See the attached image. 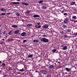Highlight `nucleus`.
Returning <instances> with one entry per match:
<instances>
[{"label":"nucleus","instance_id":"f257e3e1","mask_svg":"<svg viewBox=\"0 0 77 77\" xmlns=\"http://www.w3.org/2000/svg\"><path fill=\"white\" fill-rule=\"evenodd\" d=\"M40 41L47 43L49 41V40L46 38H42L40 39Z\"/></svg>","mask_w":77,"mask_h":77},{"label":"nucleus","instance_id":"f03ea898","mask_svg":"<svg viewBox=\"0 0 77 77\" xmlns=\"http://www.w3.org/2000/svg\"><path fill=\"white\" fill-rule=\"evenodd\" d=\"M52 64H51V65H50V64H49V69H53L54 68V62H52Z\"/></svg>","mask_w":77,"mask_h":77},{"label":"nucleus","instance_id":"7ed1b4c3","mask_svg":"<svg viewBox=\"0 0 77 77\" xmlns=\"http://www.w3.org/2000/svg\"><path fill=\"white\" fill-rule=\"evenodd\" d=\"M41 73L43 74L44 75H45L47 73V71H46L45 70L43 69L41 71Z\"/></svg>","mask_w":77,"mask_h":77},{"label":"nucleus","instance_id":"20e7f679","mask_svg":"<svg viewBox=\"0 0 77 77\" xmlns=\"http://www.w3.org/2000/svg\"><path fill=\"white\" fill-rule=\"evenodd\" d=\"M66 70L67 72H70V71L71 70V68L69 69L68 68H66Z\"/></svg>","mask_w":77,"mask_h":77},{"label":"nucleus","instance_id":"39448f33","mask_svg":"<svg viewBox=\"0 0 77 77\" xmlns=\"http://www.w3.org/2000/svg\"><path fill=\"white\" fill-rule=\"evenodd\" d=\"M42 9L43 10L47 9V5H43L42 7Z\"/></svg>","mask_w":77,"mask_h":77},{"label":"nucleus","instance_id":"423d86ee","mask_svg":"<svg viewBox=\"0 0 77 77\" xmlns=\"http://www.w3.org/2000/svg\"><path fill=\"white\" fill-rule=\"evenodd\" d=\"M68 19L66 18L65 19V20L63 22V23H66L68 22Z\"/></svg>","mask_w":77,"mask_h":77},{"label":"nucleus","instance_id":"0eeeda50","mask_svg":"<svg viewBox=\"0 0 77 77\" xmlns=\"http://www.w3.org/2000/svg\"><path fill=\"white\" fill-rule=\"evenodd\" d=\"M26 35V32H23L21 34V36H24Z\"/></svg>","mask_w":77,"mask_h":77},{"label":"nucleus","instance_id":"6e6552de","mask_svg":"<svg viewBox=\"0 0 77 77\" xmlns=\"http://www.w3.org/2000/svg\"><path fill=\"white\" fill-rule=\"evenodd\" d=\"M48 26L47 25H45L42 26L43 29H46L48 27Z\"/></svg>","mask_w":77,"mask_h":77},{"label":"nucleus","instance_id":"1a4fd4ad","mask_svg":"<svg viewBox=\"0 0 77 77\" xmlns=\"http://www.w3.org/2000/svg\"><path fill=\"white\" fill-rule=\"evenodd\" d=\"M67 48H68V47H67V46H65L63 48V50H66Z\"/></svg>","mask_w":77,"mask_h":77},{"label":"nucleus","instance_id":"9d476101","mask_svg":"<svg viewBox=\"0 0 77 77\" xmlns=\"http://www.w3.org/2000/svg\"><path fill=\"white\" fill-rule=\"evenodd\" d=\"M34 18H36V17H40V16L39 15H38L37 14H35L33 16Z\"/></svg>","mask_w":77,"mask_h":77},{"label":"nucleus","instance_id":"9b49d317","mask_svg":"<svg viewBox=\"0 0 77 77\" xmlns=\"http://www.w3.org/2000/svg\"><path fill=\"white\" fill-rule=\"evenodd\" d=\"M62 27H63V28L64 29L67 28H68V25H63L62 26Z\"/></svg>","mask_w":77,"mask_h":77},{"label":"nucleus","instance_id":"f8f14e48","mask_svg":"<svg viewBox=\"0 0 77 77\" xmlns=\"http://www.w3.org/2000/svg\"><path fill=\"white\" fill-rule=\"evenodd\" d=\"M11 27H12L13 28H17L18 27V26L16 25H12Z\"/></svg>","mask_w":77,"mask_h":77},{"label":"nucleus","instance_id":"ddd939ff","mask_svg":"<svg viewBox=\"0 0 77 77\" xmlns=\"http://www.w3.org/2000/svg\"><path fill=\"white\" fill-rule=\"evenodd\" d=\"M28 57H29V58H32V57H33V54H30V55H28Z\"/></svg>","mask_w":77,"mask_h":77},{"label":"nucleus","instance_id":"4468645a","mask_svg":"<svg viewBox=\"0 0 77 77\" xmlns=\"http://www.w3.org/2000/svg\"><path fill=\"white\" fill-rule=\"evenodd\" d=\"M19 32H20V30H17L14 32V34H18L19 33Z\"/></svg>","mask_w":77,"mask_h":77},{"label":"nucleus","instance_id":"2eb2a0df","mask_svg":"<svg viewBox=\"0 0 77 77\" xmlns=\"http://www.w3.org/2000/svg\"><path fill=\"white\" fill-rule=\"evenodd\" d=\"M22 5H25L26 6L28 5H29V4L26 3L24 2H23V3H21Z\"/></svg>","mask_w":77,"mask_h":77},{"label":"nucleus","instance_id":"dca6fc26","mask_svg":"<svg viewBox=\"0 0 77 77\" xmlns=\"http://www.w3.org/2000/svg\"><path fill=\"white\" fill-rule=\"evenodd\" d=\"M39 42V40L38 39H35L33 40V42Z\"/></svg>","mask_w":77,"mask_h":77},{"label":"nucleus","instance_id":"f3484780","mask_svg":"<svg viewBox=\"0 0 77 77\" xmlns=\"http://www.w3.org/2000/svg\"><path fill=\"white\" fill-rule=\"evenodd\" d=\"M20 3V2H13L12 3V4L13 5H17L18 4H19Z\"/></svg>","mask_w":77,"mask_h":77},{"label":"nucleus","instance_id":"a211bd4d","mask_svg":"<svg viewBox=\"0 0 77 77\" xmlns=\"http://www.w3.org/2000/svg\"><path fill=\"white\" fill-rule=\"evenodd\" d=\"M63 15H66L67 16H69V18H70V17H71V15H68L66 13H64L63 14Z\"/></svg>","mask_w":77,"mask_h":77},{"label":"nucleus","instance_id":"6ab92c4d","mask_svg":"<svg viewBox=\"0 0 77 77\" xmlns=\"http://www.w3.org/2000/svg\"><path fill=\"white\" fill-rule=\"evenodd\" d=\"M16 15L17 16V17H19V16H20V13H19V12L16 13Z\"/></svg>","mask_w":77,"mask_h":77},{"label":"nucleus","instance_id":"aec40b11","mask_svg":"<svg viewBox=\"0 0 77 77\" xmlns=\"http://www.w3.org/2000/svg\"><path fill=\"white\" fill-rule=\"evenodd\" d=\"M18 71H20L21 72H23V71H24V68H23L22 69H20V70H18Z\"/></svg>","mask_w":77,"mask_h":77},{"label":"nucleus","instance_id":"412c9836","mask_svg":"<svg viewBox=\"0 0 77 77\" xmlns=\"http://www.w3.org/2000/svg\"><path fill=\"white\" fill-rule=\"evenodd\" d=\"M8 34L9 35H12V31H10L8 33Z\"/></svg>","mask_w":77,"mask_h":77},{"label":"nucleus","instance_id":"4be33fe9","mask_svg":"<svg viewBox=\"0 0 77 77\" xmlns=\"http://www.w3.org/2000/svg\"><path fill=\"white\" fill-rule=\"evenodd\" d=\"M75 2H72L70 4V5H75Z\"/></svg>","mask_w":77,"mask_h":77},{"label":"nucleus","instance_id":"5701e85b","mask_svg":"<svg viewBox=\"0 0 77 77\" xmlns=\"http://www.w3.org/2000/svg\"><path fill=\"white\" fill-rule=\"evenodd\" d=\"M32 26V24H28L26 26L27 27H30V26Z\"/></svg>","mask_w":77,"mask_h":77},{"label":"nucleus","instance_id":"b1692460","mask_svg":"<svg viewBox=\"0 0 77 77\" xmlns=\"http://www.w3.org/2000/svg\"><path fill=\"white\" fill-rule=\"evenodd\" d=\"M57 51V49H54L52 51V52H53V53H55V51Z\"/></svg>","mask_w":77,"mask_h":77},{"label":"nucleus","instance_id":"393cba45","mask_svg":"<svg viewBox=\"0 0 77 77\" xmlns=\"http://www.w3.org/2000/svg\"><path fill=\"white\" fill-rule=\"evenodd\" d=\"M43 0H41V1H39L38 2V3H43Z\"/></svg>","mask_w":77,"mask_h":77},{"label":"nucleus","instance_id":"a878e982","mask_svg":"<svg viewBox=\"0 0 77 77\" xmlns=\"http://www.w3.org/2000/svg\"><path fill=\"white\" fill-rule=\"evenodd\" d=\"M72 18L73 19H77V17L75 16H72Z\"/></svg>","mask_w":77,"mask_h":77},{"label":"nucleus","instance_id":"bb28decb","mask_svg":"<svg viewBox=\"0 0 77 77\" xmlns=\"http://www.w3.org/2000/svg\"><path fill=\"white\" fill-rule=\"evenodd\" d=\"M27 40H24L23 41V43L25 44V42H27Z\"/></svg>","mask_w":77,"mask_h":77},{"label":"nucleus","instance_id":"cd10ccee","mask_svg":"<svg viewBox=\"0 0 77 77\" xmlns=\"http://www.w3.org/2000/svg\"><path fill=\"white\" fill-rule=\"evenodd\" d=\"M0 10L1 11H3H3H4V10H5V9L3 8H1Z\"/></svg>","mask_w":77,"mask_h":77},{"label":"nucleus","instance_id":"c85d7f7f","mask_svg":"<svg viewBox=\"0 0 77 77\" xmlns=\"http://www.w3.org/2000/svg\"><path fill=\"white\" fill-rule=\"evenodd\" d=\"M67 32H71V29H68L67 30Z\"/></svg>","mask_w":77,"mask_h":77},{"label":"nucleus","instance_id":"c756f323","mask_svg":"<svg viewBox=\"0 0 77 77\" xmlns=\"http://www.w3.org/2000/svg\"><path fill=\"white\" fill-rule=\"evenodd\" d=\"M61 34H63H63H64L65 33L64 32V31H62L61 32Z\"/></svg>","mask_w":77,"mask_h":77},{"label":"nucleus","instance_id":"7c9ffc66","mask_svg":"<svg viewBox=\"0 0 77 77\" xmlns=\"http://www.w3.org/2000/svg\"><path fill=\"white\" fill-rule=\"evenodd\" d=\"M8 69H9V70H12V67H11L9 66V68H8Z\"/></svg>","mask_w":77,"mask_h":77},{"label":"nucleus","instance_id":"2f4dec72","mask_svg":"<svg viewBox=\"0 0 77 77\" xmlns=\"http://www.w3.org/2000/svg\"><path fill=\"white\" fill-rule=\"evenodd\" d=\"M6 14L5 13H3L1 14V15H6Z\"/></svg>","mask_w":77,"mask_h":77},{"label":"nucleus","instance_id":"473e14b6","mask_svg":"<svg viewBox=\"0 0 77 77\" xmlns=\"http://www.w3.org/2000/svg\"><path fill=\"white\" fill-rule=\"evenodd\" d=\"M6 31H5L3 32V34L4 35V34H5L6 33Z\"/></svg>","mask_w":77,"mask_h":77},{"label":"nucleus","instance_id":"72a5a7b5","mask_svg":"<svg viewBox=\"0 0 77 77\" xmlns=\"http://www.w3.org/2000/svg\"><path fill=\"white\" fill-rule=\"evenodd\" d=\"M30 11H27L26 13H27V14H29V13H30Z\"/></svg>","mask_w":77,"mask_h":77},{"label":"nucleus","instance_id":"f704fd0d","mask_svg":"<svg viewBox=\"0 0 77 77\" xmlns=\"http://www.w3.org/2000/svg\"><path fill=\"white\" fill-rule=\"evenodd\" d=\"M64 37L65 38H68V35H64Z\"/></svg>","mask_w":77,"mask_h":77},{"label":"nucleus","instance_id":"c9c22d12","mask_svg":"<svg viewBox=\"0 0 77 77\" xmlns=\"http://www.w3.org/2000/svg\"><path fill=\"white\" fill-rule=\"evenodd\" d=\"M35 27L36 28H37V29H38V25H36L35 26Z\"/></svg>","mask_w":77,"mask_h":77},{"label":"nucleus","instance_id":"e433bc0d","mask_svg":"<svg viewBox=\"0 0 77 77\" xmlns=\"http://www.w3.org/2000/svg\"><path fill=\"white\" fill-rule=\"evenodd\" d=\"M46 77H50V74H48Z\"/></svg>","mask_w":77,"mask_h":77},{"label":"nucleus","instance_id":"4c0bfd02","mask_svg":"<svg viewBox=\"0 0 77 77\" xmlns=\"http://www.w3.org/2000/svg\"><path fill=\"white\" fill-rule=\"evenodd\" d=\"M5 63H3L2 64V65H3V66H5Z\"/></svg>","mask_w":77,"mask_h":77},{"label":"nucleus","instance_id":"58836bf2","mask_svg":"<svg viewBox=\"0 0 77 77\" xmlns=\"http://www.w3.org/2000/svg\"><path fill=\"white\" fill-rule=\"evenodd\" d=\"M37 25H40V22L37 23Z\"/></svg>","mask_w":77,"mask_h":77},{"label":"nucleus","instance_id":"ea45409f","mask_svg":"<svg viewBox=\"0 0 77 77\" xmlns=\"http://www.w3.org/2000/svg\"><path fill=\"white\" fill-rule=\"evenodd\" d=\"M41 27V25L38 26V28H40Z\"/></svg>","mask_w":77,"mask_h":77},{"label":"nucleus","instance_id":"a19ab883","mask_svg":"<svg viewBox=\"0 0 77 77\" xmlns=\"http://www.w3.org/2000/svg\"><path fill=\"white\" fill-rule=\"evenodd\" d=\"M7 75H3V77H6L7 76Z\"/></svg>","mask_w":77,"mask_h":77},{"label":"nucleus","instance_id":"79ce46f5","mask_svg":"<svg viewBox=\"0 0 77 77\" xmlns=\"http://www.w3.org/2000/svg\"><path fill=\"white\" fill-rule=\"evenodd\" d=\"M42 36L43 37H46V35H42Z\"/></svg>","mask_w":77,"mask_h":77},{"label":"nucleus","instance_id":"37998d69","mask_svg":"<svg viewBox=\"0 0 77 77\" xmlns=\"http://www.w3.org/2000/svg\"><path fill=\"white\" fill-rule=\"evenodd\" d=\"M75 35H77V33H74Z\"/></svg>","mask_w":77,"mask_h":77},{"label":"nucleus","instance_id":"c03bdc74","mask_svg":"<svg viewBox=\"0 0 77 77\" xmlns=\"http://www.w3.org/2000/svg\"><path fill=\"white\" fill-rule=\"evenodd\" d=\"M35 71L36 72H39V71H38V70Z\"/></svg>","mask_w":77,"mask_h":77},{"label":"nucleus","instance_id":"a18cd8bd","mask_svg":"<svg viewBox=\"0 0 77 77\" xmlns=\"http://www.w3.org/2000/svg\"><path fill=\"white\" fill-rule=\"evenodd\" d=\"M5 39L3 38V39H2V41H5Z\"/></svg>","mask_w":77,"mask_h":77},{"label":"nucleus","instance_id":"49530a36","mask_svg":"<svg viewBox=\"0 0 77 77\" xmlns=\"http://www.w3.org/2000/svg\"><path fill=\"white\" fill-rule=\"evenodd\" d=\"M12 57H14V56H11V58H12Z\"/></svg>","mask_w":77,"mask_h":77},{"label":"nucleus","instance_id":"de8ad7c7","mask_svg":"<svg viewBox=\"0 0 77 77\" xmlns=\"http://www.w3.org/2000/svg\"><path fill=\"white\" fill-rule=\"evenodd\" d=\"M63 12H64V11H62V13H63Z\"/></svg>","mask_w":77,"mask_h":77},{"label":"nucleus","instance_id":"09e8293b","mask_svg":"<svg viewBox=\"0 0 77 77\" xmlns=\"http://www.w3.org/2000/svg\"><path fill=\"white\" fill-rule=\"evenodd\" d=\"M2 70H0V72H2Z\"/></svg>","mask_w":77,"mask_h":77},{"label":"nucleus","instance_id":"8fccbe9b","mask_svg":"<svg viewBox=\"0 0 77 77\" xmlns=\"http://www.w3.org/2000/svg\"><path fill=\"white\" fill-rule=\"evenodd\" d=\"M36 68H38V66L36 65Z\"/></svg>","mask_w":77,"mask_h":77},{"label":"nucleus","instance_id":"3c124183","mask_svg":"<svg viewBox=\"0 0 77 77\" xmlns=\"http://www.w3.org/2000/svg\"><path fill=\"white\" fill-rule=\"evenodd\" d=\"M17 1H20L21 0H16Z\"/></svg>","mask_w":77,"mask_h":77},{"label":"nucleus","instance_id":"603ef678","mask_svg":"<svg viewBox=\"0 0 77 77\" xmlns=\"http://www.w3.org/2000/svg\"><path fill=\"white\" fill-rule=\"evenodd\" d=\"M49 61H50V62H52V61L51 60H49Z\"/></svg>","mask_w":77,"mask_h":77},{"label":"nucleus","instance_id":"864d4df0","mask_svg":"<svg viewBox=\"0 0 77 77\" xmlns=\"http://www.w3.org/2000/svg\"><path fill=\"white\" fill-rule=\"evenodd\" d=\"M75 41H77V38H75Z\"/></svg>","mask_w":77,"mask_h":77},{"label":"nucleus","instance_id":"5fc2aeb1","mask_svg":"<svg viewBox=\"0 0 77 77\" xmlns=\"http://www.w3.org/2000/svg\"><path fill=\"white\" fill-rule=\"evenodd\" d=\"M72 50H70V52H71V51H72Z\"/></svg>","mask_w":77,"mask_h":77},{"label":"nucleus","instance_id":"6e6d98bb","mask_svg":"<svg viewBox=\"0 0 77 77\" xmlns=\"http://www.w3.org/2000/svg\"><path fill=\"white\" fill-rule=\"evenodd\" d=\"M59 55H60V57H61V55H60V54Z\"/></svg>","mask_w":77,"mask_h":77},{"label":"nucleus","instance_id":"4d7b16f0","mask_svg":"<svg viewBox=\"0 0 77 77\" xmlns=\"http://www.w3.org/2000/svg\"><path fill=\"white\" fill-rule=\"evenodd\" d=\"M2 63V61H0V63Z\"/></svg>","mask_w":77,"mask_h":77},{"label":"nucleus","instance_id":"13d9d810","mask_svg":"<svg viewBox=\"0 0 77 77\" xmlns=\"http://www.w3.org/2000/svg\"><path fill=\"white\" fill-rule=\"evenodd\" d=\"M4 11H6V10H5H5H4Z\"/></svg>","mask_w":77,"mask_h":77},{"label":"nucleus","instance_id":"bf43d9fd","mask_svg":"<svg viewBox=\"0 0 77 77\" xmlns=\"http://www.w3.org/2000/svg\"><path fill=\"white\" fill-rule=\"evenodd\" d=\"M8 14L9 15L11 14V13H8Z\"/></svg>","mask_w":77,"mask_h":77},{"label":"nucleus","instance_id":"052dcab7","mask_svg":"<svg viewBox=\"0 0 77 77\" xmlns=\"http://www.w3.org/2000/svg\"><path fill=\"white\" fill-rule=\"evenodd\" d=\"M1 37H2V36L0 35V38H1Z\"/></svg>","mask_w":77,"mask_h":77},{"label":"nucleus","instance_id":"680f3d73","mask_svg":"<svg viewBox=\"0 0 77 77\" xmlns=\"http://www.w3.org/2000/svg\"><path fill=\"white\" fill-rule=\"evenodd\" d=\"M63 75H64V73H63Z\"/></svg>","mask_w":77,"mask_h":77},{"label":"nucleus","instance_id":"e2e57ef3","mask_svg":"<svg viewBox=\"0 0 77 77\" xmlns=\"http://www.w3.org/2000/svg\"><path fill=\"white\" fill-rule=\"evenodd\" d=\"M76 48H77V46H76Z\"/></svg>","mask_w":77,"mask_h":77},{"label":"nucleus","instance_id":"0e129e2a","mask_svg":"<svg viewBox=\"0 0 77 77\" xmlns=\"http://www.w3.org/2000/svg\"><path fill=\"white\" fill-rule=\"evenodd\" d=\"M69 51H68V52H69Z\"/></svg>","mask_w":77,"mask_h":77},{"label":"nucleus","instance_id":"69168bd1","mask_svg":"<svg viewBox=\"0 0 77 77\" xmlns=\"http://www.w3.org/2000/svg\"><path fill=\"white\" fill-rule=\"evenodd\" d=\"M1 34H2V33H1Z\"/></svg>","mask_w":77,"mask_h":77},{"label":"nucleus","instance_id":"338daca9","mask_svg":"<svg viewBox=\"0 0 77 77\" xmlns=\"http://www.w3.org/2000/svg\"><path fill=\"white\" fill-rule=\"evenodd\" d=\"M55 53H57V52H55Z\"/></svg>","mask_w":77,"mask_h":77},{"label":"nucleus","instance_id":"774afa93","mask_svg":"<svg viewBox=\"0 0 77 77\" xmlns=\"http://www.w3.org/2000/svg\"><path fill=\"white\" fill-rule=\"evenodd\" d=\"M67 46H68V45H67Z\"/></svg>","mask_w":77,"mask_h":77}]
</instances>
